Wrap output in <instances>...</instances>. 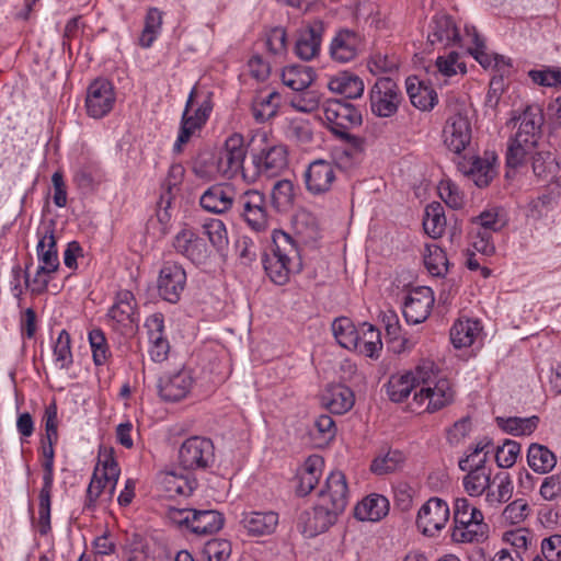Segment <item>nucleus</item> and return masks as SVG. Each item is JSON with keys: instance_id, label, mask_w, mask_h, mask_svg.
I'll list each match as a JSON object with an SVG mask.
<instances>
[{"instance_id": "1", "label": "nucleus", "mask_w": 561, "mask_h": 561, "mask_svg": "<svg viewBox=\"0 0 561 561\" xmlns=\"http://www.w3.org/2000/svg\"><path fill=\"white\" fill-rule=\"evenodd\" d=\"M248 150L254 171L243 172L247 182H254L260 174L278 175L288 164L286 147L271 138L266 131H255L248 144Z\"/></svg>"}, {"instance_id": "2", "label": "nucleus", "mask_w": 561, "mask_h": 561, "mask_svg": "<svg viewBox=\"0 0 561 561\" xmlns=\"http://www.w3.org/2000/svg\"><path fill=\"white\" fill-rule=\"evenodd\" d=\"M272 253L265 254L263 266L268 278L276 285L288 283L291 273L302 268L299 248L290 234L283 230L272 233Z\"/></svg>"}, {"instance_id": "3", "label": "nucleus", "mask_w": 561, "mask_h": 561, "mask_svg": "<svg viewBox=\"0 0 561 561\" xmlns=\"http://www.w3.org/2000/svg\"><path fill=\"white\" fill-rule=\"evenodd\" d=\"M324 118L336 137L353 146L359 144L360 139L350 133L351 128L359 126L363 122L359 110L353 104L330 100L324 107Z\"/></svg>"}, {"instance_id": "4", "label": "nucleus", "mask_w": 561, "mask_h": 561, "mask_svg": "<svg viewBox=\"0 0 561 561\" xmlns=\"http://www.w3.org/2000/svg\"><path fill=\"white\" fill-rule=\"evenodd\" d=\"M179 465L188 471L207 470L216 460L215 446L210 438L192 436L179 449Z\"/></svg>"}, {"instance_id": "5", "label": "nucleus", "mask_w": 561, "mask_h": 561, "mask_svg": "<svg viewBox=\"0 0 561 561\" xmlns=\"http://www.w3.org/2000/svg\"><path fill=\"white\" fill-rule=\"evenodd\" d=\"M402 101L400 87L388 77L379 78L369 91L370 110L377 117L394 116Z\"/></svg>"}, {"instance_id": "6", "label": "nucleus", "mask_w": 561, "mask_h": 561, "mask_svg": "<svg viewBox=\"0 0 561 561\" xmlns=\"http://www.w3.org/2000/svg\"><path fill=\"white\" fill-rule=\"evenodd\" d=\"M240 217L256 232L268 226V210L265 195L257 190L241 193L234 202Z\"/></svg>"}, {"instance_id": "7", "label": "nucleus", "mask_w": 561, "mask_h": 561, "mask_svg": "<svg viewBox=\"0 0 561 561\" xmlns=\"http://www.w3.org/2000/svg\"><path fill=\"white\" fill-rule=\"evenodd\" d=\"M245 154L247 149L242 135L237 133L230 135L216 154L219 175L228 180L234 179L239 174L243 178V172H248L243 168Z\"/></svg>"}, {"instance_id": "8", "label": "nucleus", "mask_w": 561, "mask_h": 561, "mask_svg": "<svg viewBox=\"0 0 561 561\" xmlns=\"http://www.w3.org/2000/svg\"><path fill=\"white\" fill-rule=\"evenodd\" d=\"M195 89H193L186 101L185 110L182 115L181 127L178 135V139L173 146V151L180 153L182 146L185 145L196 129H199L208 119L211 111L213 103L210 95H207L198 107L194 111V114H190L193 102H194Z\"/></svg>"}, {"instance_id": "9", "label": "nucleus", "mask_w": 561, "mask_h": 561, "mask_svg": "<svg viewBox=\"0 0 561 561\" xmlns=\"http://www.w3.org/2000/svg\"><path fill=\"white\" fill-rule=\"evenodd\" d=\"M187 275L182 264L167 261L157 278L158 295L170 304H178L186 287Z\"/></svg>"}, {"instance_id": "10", "label": "nucleus", "mask_w": 561, "mask_h": 561, "mask_svg": "<svg viewBox=\"0 0 561 561\" xmlns=\"http://www.w3.org/2000/svg\"><path fill=\"white\" fill-rule=\"evenodd\" d=\"M340 167L331 160L317 159L309 163L305 171L307 191L313 196H320L332 191Z\"/></svg>"}, {"instance_id": "11", "label": "nucleus", "mask_w": 561, "mask_h": 561, "mask_svg": "<svg viewBox=\"0 0 561 561\" xmlns=\"http://www.w3.org/2000/svg\"><path fill=\"white\" fill-rule=\"evenodd\" d=\"M450 511L447 502L440 497H431L419 510L416 527L425 536L434 537L447 524Z\"/></svg>"}, {"instance_id": "12", "label": "nucleus", "mask_w": 561, "mask_h": 561, "mask_svg": "<svg viewBox=\"0 0 561 561\" xmlns=\"http://www.w3.org/2000/svg\"><path fill=\"white\" fill-rule=\"evenodd\" d=\"M116 94L111 81L98 78L92 81L85 95L87 114L92 118H103L114 107Z\"/></svg>"}, {"instance_id": "13", "label": "nucleus", "mask_w": 561, "mask_h": 561, "mask_svg": "<svg viewBox=\"0 0 561 561\" xmlns=\"http://www.w3.org/2000/svg\"><path fill=\"white\" fill-rule=\"evenodd\" d=\"M107 317L112 321V328L122 334H133L138 324L136 313V300L130 290H119L115 296V302L110 308Z\"/></svg>"}, {"instance_id": "14", "label": "nucleus", "mask_w": 561, "mask_h": 561, "mask_svg": "<svg viewBox=\"0 0 561 561\" xmlns=\"http://www.w3.org/2000/svg\"><path fill=\"white\" fill-rule=\"evenodd\" d=\"M180 524H184L196 535H213L218 533L225 524V516L216 510H180Z\"/></svg>"}, {"instance_id": "15", "label": "nucleus", "mask_w": 561, "mask_h": 561, "mask_svg": "<svg viewBox=\"0 0 561 561\" xmlns=\"http://www.w3.org/2000/svg\"><path fill=\"white\" fill-rule=\"evenodd\" d=\"M194 383L188 369L182 368L161 375L157 382L159 397L165 402H178L186 398Z\"/></svg>"}, {"instance_id": "16", "label": "nucleus", "mask_w": 561, "mask_h": 561, "mask_svg": "<svg viewBox=\"0 0 561 561\" xmlns=\"http://www.w3.org/2000/svg\"><path fill=\"white\" fill-rule=\"evenodd\" d=\"M172 244L176 253L183 255L196 266L205 264L209 257L207 243L192 228H182L174 236Z\"/></svg>"}, {"instance_id": "17", "label": "nucleus", "mask_w": 561, "mask_h": 561, "mask_svg": "<svg viewBox=\"0 0 561 561\" xmlns=\"http://www.w3.org/2000/svg\"><path fill=\"white\" fill-rule=\"evenodd\" d=\"M340 515L330 506L318 501L312 511L304 512L300 515L299 526L301 527V533L307 538H313L325 533L337 522Z\"/></svg>"}, {"instance_id": "18", "label": "nucleus", "mask_w": 561, "mask_h": 561, "mask_svg": "<svg viewBox=\"0 0 561 561\" xmlns=\"http://www.w3.org/2000/svg\"><path fill=\"white\" fill-rule=\"evenodd\" d=\"M471 123L461 112L450 115L443 129L445 146L457 154L461 153L471 141Z\"/></svg>"}, {"instance_id": "19", "label": "nucleus", "mask_w": 561, "mask_h": 561, "mask_svg": "<svg viewBox=\"0 0 561 561\" xmlns=\"http://www.w3.org/2000/svg\"><path fill=\"white\" fill-rule=\"evenodd\" d=\"M414 402L424 407V411L434 413L453 402L454 391L446 378H440L434 385L421 388L414 392Z\"/></svg>"}, {"instance_id": "20", "label": "nucleus", "mask_w": 561, "mask_h": 561, "mask_svg": "<svg viewBox=\"0 0 561 561\" xmlns=\"http://www.w3.org/2000/svg\"><path fill=\"white\" fill-rule=\"evenodd\" d=\"M434 293L430 287L421 286L413 289L405 298L403 316L410 324H419L425 321L434 305Z\"/></svg>"}, {"instance_id": "21", "label": "nucleus", "mask_w": 561, "mask_h": 561, "mask_svg": "<svg viewBox=\"0 0 561 561\" xmlns=\"http://www.w3.org/2000/svg\"><path fill=\"white\" fill-rule=\"evenodd\" d=\"M325 25L323 21L316 19L304 25L298 33L295 44V54L302 60L316 58L321 48Z\"/></svg>"}, {"instance_id": "22", "label": "nucleus", "mask_w": 561, "mask_h": 561, "mask_svg": "<svg viewBox=\"0 0 561 561\" xmlns=\"http://www.w3.org/2000/svg\"><path fill=\"white\" fill-rule=\"evenodd\" d=\"M318 501L343 514L348 503V488L343 472L332 471L328 476Z\"/></svg>"}, {"instance_id": "23", "label": "nucleus", "mask_w": 561, "mask_h": 561, "mask_svg": "<svg viewBox=\"0 0 561 561\" xmlns=\"http://www.w3.org/2000/svg\"><path fill=\"white\" fill-rule=\"evenodd\" d=\"M427 42L444 47L458 45L461 41L459 28L454 18L445 12L436 13L430 23Z\"/></svg>"}, {"instance_id": "24", "label": "nucleus", "mask_w": 561, "mask_h": 561, "mask_svg": "<svg viewBox=\"0 0 561 561\" xmlns=\"http://www.w3.org/2000/svg\"><path fill=\"white\" fill-rule=\"evenodd\" d=\"M362 47V37L355 31L341 28L330 43V56L340 64L354 60Z\"/></svg>"}, {"instance_id": "25", "label": "nucleus", "mask_w": 561, "mask_h": 561, "mask_svg": "<svg viewBox=\"0 0 561 561\" xmlns=\"http://www.w3.org/2000/svg\"><path fill=\"white\" fill-rule=\"evenodd\" d=\"M489 535V526L483 515L473 513L471 518L454 523L451 540L456 543L483 542Z\"/></svg>"}, {"instance_id": "26", "label": "nucleus", "mask_w": 561, "mask_h": 561, "mask_svg": "<svg viewBox=\"0 0 561 561\" xmlns=\"http://www.w3.org/2000/svg\"><path fill=\"white\" fill-rule=\"evenodd\" d=\"M234 192L227 184H214L201 196L199 205L203 209L214 214H225L234 205Z\"/></svg>"}, {"instance_id": "27", "label": "nucleus", "mask_w": 561, "mask_h": 561, "mask_svg": "<svg viewBox=\"0 0 561 561\" xmlns=\"http://www.w3.org/2000/svg\"><path fill=\"white\" fill-rule=\"evenodd\" d=\"M43 485L38 494V519L37 528L42 536L51 530V491L54 484V466H43Z\"/></svg>"}, {"instance_id": "28", "label": "nucleus", "mask_w": 561, "mask_h": 561, "mask_svg": "<svg viewBox=\"0 0 561 561\" xmlns=\"http://www.w3.org/2000/svg\"><path fill=\"white\" fill-rule=\"evenodd\" d=\"M240 524L249 536H266L275 531L278 525V514L274 511L244 512Z\"/></svg>"}, {"instance_id": "29", "label": "nucleus", "mask_w": 561, "mask_h": 561, "mask_svg": "<svg viewBox=\"0 0 561 561\" xmlns=\"http://www.w3.org/2000/svg\"><path fill=\"white\" fill-rule=\"evenodd\" d=\"M458 170L471 179L478 187H486L495 176V168L490 159L465 157L458 161Z\"/></svg>"}, {"instance_id": "30", "label": "nucleus", "mask_w": 561, "mask_h": 561, "mask_svg": "<svg viewBox=\"0 0 561 561\" xmlns=\"http://www.w3.org/2000/svg\"><path fill=\"white\" fill-rule=\"evenodd\" d=\"M324 467V460L319 455L309 456L297 472L296 493L298 496L308 495L319 483Z\"/></svg>"}, {"instance_id": "31", "label": "nucleus", "mask_w": 561, "mask_h": 561, "mask_svg": "<svg viewBox=\"0 0 561 561\" xmlns=\"http://www.w3.org/2000/svg\"><path fill=\"white\" fill-rule=\"evenodd\" d=\"M519 125L515 136L525 138L536 145L541 136V128L545 122L543 112L540 105L530 104L525 107L518 117Z\"/></svg>"}, {"instance_id": "32", "label": "nucleus", "mask_w": 561, "mask_h": 561, "mask_svg": "<svg viewBox=\"0 0 561 561\" xmlns=\"http://www.w3.org/2000/svg\"><path fill=\"white\" fill-rule=\"evenodd\" d=\"M159 483L168 496H188L197 486V480L190 473L163 471L159 474Z\"/></svg>"}, {"instance_id": "33", "label": "nucleus", "mask_w": 561, "mask_h": 561, "mask_svg": "<svg viewBox=\"0 0 561 561\" xmlns=\"http://www.w3.org/2000/svg\"><path fill=\"white\" fill-rule=\"evenodd\" d=\"M354 393L347 386L332 385L322 394V404L334 414H344L354 405Z\"/></svg>"}, {"instance_id": "34", "label": "nucleus", "mask_w": 561, "mask_h": 561, "mask_svg": "<svg viewBox=\"0 0 561 561\" xmlns=\"http://www.w3.org/2000/svg\"><path fill=\"white\" fill-rule=\"evenodd\" d=\"M389 512V501L380 494H370L354 508V516L359 520L378 522Z\"/></svg>"}, {"instance_id": "35", "label": "nucleus", "mask_w": 561, "mask_h": 561, "mask_svg": "<svg viewBox=\"0 0 561 561\" xmlns=\"http://www.w3.org/2000/svg\"><path fill=\"white\" fill-rule=\"evenodd\" d=\"M41 272L56 273L59 268V257L54 229H49L39 239L36 247Z\"/></svg>"}, {"instance_id": "36", "label": "nucleus", "mask_w": 561, "mask_h": 561, "mask_svg": "<svg viewBox=\"0 0 561 561\" xmlns=\"http://www.w3.org/2000/svg\"><path fill=\"white\" fill-rule=\"evenodd\" d=\"M407 93L412 105L421 111H431L438 101L436 91L416 78H408Z\"/></svg>"}, {"instance_id": "37", "label": "nucleus", "mask_w": 561, "mask_h": 561, "mask_svg": "<svg viewBox=\"0 0 561 561\" xmlns=\"http://www.w3.org/2000/svg\"><path fill=\"white\" fill-rule=\"evenodd\" d=\"M328 87L332 92L342 94L346 99L360 98L365 89L363 80L348 71H342L331 78Z\"/></svg>"}, {"instance_id": "38", "label": "nucleus", "mask_w": 561, "mask_h": 561, "mask_svg": "<svg viewBox=\"0 0 561 561\" xmlns=\"http://www.w3.org/2000/svg\"><path fill=\"white\" fill-rule=\"evenodd\" d=\"M163 11L156 7H150L144 19V28L138 37V45L141 48H150L162 32Z\"/></svg>"}, {"instance_id": "39", "label": "nucleus", "mask_w": 561, "mask_h": 561, "mask_svg": "<svg viewBox=\"0 0 561 561\" xmlns=\"http://www.w3.org/2000/svg\"><path fill=\"white\" fill-rule=\"evenodd\" d=\"M382 350L380 331L373 324L364 322L358 329V343L354 351L370 358L379 356Z\"/></svg>"}, {"instance_id": "40", "label": "nucleus", "mask_w": 561, "mask_h": 561, "mask_svg": "<svg viewBox=\"0 0 561 561\" xmlns=\"http://www.w3.org/2000/svg\"><path fill=\"white\" fill-rule=\"evenodd\" d=\"M316 78L314 69L306 65L285 67L282 72L283 83L294 91L307 90Z\"/></svg>"}, {"instance_id": "41", "label": "nucleus", "mask_w": 561, "mask_h": 561, "mask_svg": "<svg viewBox=\"0 0 561 561\" xmlns=\"http://www.w3.org/2000/svg\"><path fill=\"white\" fill-rule=\"evenodd\" d=\"M385 388L390 401L396 403L403 402L410 396L412 390L416 391L414 378L408 370L391 375L386 382Z\"/></svg>"}, {"instance_id": "42", "label": "nucleus", "mask_w": 561, "mask_h": 561, "mask_svg": "<svg viewBox=\"0 0 561 561\" xmlns=\"http://www.w3.org/2000/svg\"><path fill=\"white\" fill-rule=\"evenodd\" d=\"M536 147V144L514 135L507 144L506 165L511 169L522 167L528 157L533 158Z\"/></svg>"}, {"instance_id": "43", "label": "nucleus", "mask_w": 561, "mask_h": 561, "mask_svg": "<svg viewBox=\"0 0 561 561\" xmlns=\"http://www.w3.org/2000/svg\"><path fill=\"white\" fill-rule=\"evenodd\" d=\"M527 463L537 473L550 472L557 465V457L547 446L533 443L527 450Z\"/></svg>"}, {"instance_id": "44", "label": "nucleus", "mask_w": 561, "mask_h": 561, "mask_svg": "<svg viewBox=\"0 0 561 561\" xmlns=\"http://www.w3.org/2000/svg\"><path fill=\"white\" fill-rule=\"evenodd\" d=\"M481 327L477 320H459L450 329V341L456 348L469 347L479 335Z\"/></svg>"}, {"instance_id": "45", "label": "nucleus", "mask_w": 561, "mask_h": 561, "mask_svg": "<svg viewBox=\"0 0 561 561\" xmlns=\"http://www.w3.org/2000/svg\"><path fill=\"white\" fill-rule=\"evenodd\" d=\"M405 455L399 449H388L377 455L370 465V471L377 476L393 473L403 468Z\"/></svg>"}, {"instance_id": "46", "label": "nucleus", "mask_w": 561, "mask_h": 561, "mask_svg": "<svg viewBox=\"0 0 561 561\" xmlns=\"http://www.w3.org/2000/svg\"><path fill=\"white\" fill-rule=\"evenodd\" d=\"M497 426L505 433L513 436H523L533 434L539 424V417L533 415L529 417L510 416L495 419Z\"/></svg>"}, {"instance_id": "47", "label": "nucleus", "mask_w": 561, "mask_h": 561, "mask_svg": "<svg viewBox=\"0 0 561 561\" xmlns=\"http://www.w3.org/2000/svg\"><path fill=\"white\" fill-rule=\"evenodd\" d=\"M423 228L433 239L442 237L446 228V217L440 203L433 202L425 207Z\"/></svg>"}, {"instance_id": "48", "label": "nucleus", "mask_w": 561, "mask_h": 561, "mask_svg": "<svg viewBox=\"0 0 561 561\" xmlns=\"http://www.w3.org/2000/svg\"><path fill=\"white\" fill-rule=\"evenodd\" d=\"M534 174L542 181H552L559 172V163L550 151H536L531 158Z\"/></svg>"}, {"instance_id": "49", "label": "nucleus", "mask_w": 561, "mask_h": 561, "mask_svg": "<svg viewBox=\"0 0 561 561\" xmlns=\"http://www.w3.org/2000/svg\"><path fill=\"white\" fill-rule=\"evenodd\" d=\"M332 332L337 343L347 350H354L358 343V329L346 317L336 318L332 322Z\"/></svg>"}, {"instance_id": "50", "label": "nucleus", "mask_w": 561, "mask_h": 561, "mask_svg": "<svg viewBox=\"0 0 561 561\" xmlns=\"http://www.w3.org/2000/svg\"><path fill=\"white\" fill-rule=\"evenodd\" d=\"M54 363L61 370H69L73 364L71 337L67 330H61L53 345Z\"/></svg>"}, {"instance_id": "51", "label": "nucleus", "mask_w": 561, "mask_h": 561, "mask_svg": "<svg viewBox=\"0 0 561 561\" xmlns=\"http://www.w3.org/2000/svg\"><path fill=\"white\" fill-rule=\"evenodd\" d=\"M279 94L276 91L267 95H259L252 103V115L257 123H264L274 117L278 110Z\"/></svg>"}, {"instance_id": "52", "label": "nucleus", "mask_w": 561, "mask_h": 561, "mask_svg": "<svg viewBox=\"0 0 561 561\" xmlns=\"http://www.w3.org/2000/svg\"><path fill=\"white\" fill-rule=\"evenodd\" d=\"M283 129L285 137L296 144H309L313 137L310 122L301 117H287Z\"/></svg>"}, {"instance_id": "53", "label": "nucleus", "mask_w": 561, "mask_h": 561, "mask_svg": "<svg viewBox=\"0 0 561 561\" xmlns=\"http://www.w3.org/2000/svg\"><path fill=\"white\" fill-rule=\"evenodd\" d=\"M503 540L511 545L515 556L525 560L527 552L534 548V535L526 528L505 531Z\"/></svg>"}, {"instance_id": "54", "label": "nucleus", "mask_w": 561, "mask_h": 561, "mask_svg": "<svg viewBox=\"0 0 561 561\" xmlns=\"http://www.w3.org/2000/svg\"><path fill=\"white\" fill-rule=\"evenodd\" d=\"M462 480L463 488L470 496H480L490 488L491 472L489 470H467Z\"/></svg>"}, {"instance_id": "55", "label": "nucleus", "mask_w": 561, "mask_h": 561, "mask_svg": "<svg viewBox=\"0 0 561 561\" xmlns=\"http://www.w3.org/2000/svg\"><path fill=\"white\" fill-rule=\"evenodd\" d=\"M294 184L289 180L277 181L271 192V202L277 211L287 210L294 202Z\"/></svg>"}, {"instance_id": "56", "label": "nucleus", "mask_w": 561, "mask_h": 561, "mask_svg": "<svg viewBox=\"0 0 561 561\" xmlns=\"http://www.w3.org/2000/svg\"><path fill=\"white\" fill-rule=\"evenodd\" d=\"M88 340L92 351L94 365H104L111 357V350L104 332L99 328L92 329L88 334Z\"/></svg>"}, {"instance_id": "57", "label": "nucleus", "mask_w": 561, "mask_h": 561, "mask_svg": "<svg viewBox=\"0 0 561 561\" xmlns=\"http://www.w3.org/2000/svg\"><path fill=\"white\" fill-rule=\"evenodd\" d=\"M311 435L319 447L327 446L336 435V425L328 414L319 415L313 423Z\"/></svg>"}, {"instance_id": "58", "label": "nucleus", "mask_w": 561, "mask_h": 561, "mask_svg": "<svg viewBox=\"0 0 561 561\" xmlns=\"http://www.w3.org/2000/svg\"><path fill=\"white\" fill-rule=\"evenodd\" d=\"M231 542L227 539L208 540L202 548L204 561H228L231 556Z\"/></svg>"}, {"instance_id": "59", "label": "nucleus", "mask_w": 561, "mask_h": 561, "mask_svg": "<svg viewBox=\"0 0 561 561\" xmlns=\"http://www.w3.org/2000/svg\"><path fill=\"white\" fill-rule=\"evenodd\" d=\"M499 481L496 490L486 491L485 501L491 505L506 503L513 495V481L508 473H499L495 477Z\"/></svg>"}, {"instance_id": "60", "label": "nucleus", "mask_w": 561, "mask_h": 561, "mask_svg": "<svg viewBox=\"0 0 561 561\" xmlns=\"http://www.w3.org/2000/svg\"><path fill=\"white\" fill-rule=\"evenodd\" d=\"M184 167L180 163H174L170 167L167 178L162 183L161 203H165V207H169L173 199V190L182 183L184 178Z\"/></svg>"}, {"instance_id": "61", "label": "nucleus", "mask_w": 561, "mask_h": 561, "mask_svg": "<svg viewBox=\"0 0 561 561\" xmlns=\"http://www.w3.org/2000/svg\"><path fill=\"white\" fill-rule=\"evenodd\" d=\"M193 172L201 179H215L219 174L216 154L211 152L199 153L193 163Z\"/></svg>"}, {"instance_id": "62", "label": "nucleus", "mask_w": 561, "mask_h": 561, "mask_svg": "<svg viewBox=\"0 0 561 561\" xmlns=\"http://www.w3.org/2000/svg\"><path fill=\"white\" fill-rule=\"evenodd\" d=\"M399 60L394 55L375 51L370 55L367 67L373 75L391 72L398 68Z\"/></svg>"}, {"instance_id": "63", "label": "nucleus", "mask_w": 561, "mask_h": 561, "mask_svg": "<svg viewBox=\"0 0 561 561\" xmlns=\"http://www.w3.org/2000/svg\"><path fill=\"white\" fill-rule=\"evenodd\" d=\"M520 453V444L506 439L502 446L495 449V461L500 468H511L515 465Z\"/></svg>"}, {"instance_id": "64", "label": "nucleus", "mask_w": 561, "mask_h": 561, "mask_svg": "<svg viewBox=\"0 0 561 561\" xmlns=\"http://www.w3.org/2000/svg\"><path fill=\"white\" fill-rule=\"evenodd\" d=\"M145 328L147 330L149 345L157 343H169L164 333V317L157 312L146 319Z\"/></svg>"}]
</instances>
